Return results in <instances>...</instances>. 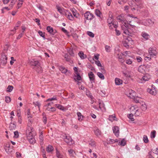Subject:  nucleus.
Instances as JSON below:
<instances>
[{
  "instance_id": "1",
  "label": "nucleus",
  "mask_w": 158,
  "mask_h": 158,
  "mask_svg": "<svg viewBox=\"0 0 158 158\" xmlns=\"http://www.w3.org/2000/svg\"><path fill=\"white\" fill-rule=\"evenodd\" d=\"M34 132L33 128L32 127H28L26 131V133L27 139L34 137L33 133Z\"/></svg>"
},
{
  "instance_id": "2",
  "label": "nucleus",
  "mask_w": 158,
  "mask_h": 158,
  "mask_svg": "<svg viewBox=\"0 0 158 158\" xmlns=\"http://www.w3.org/2000/svg\"><path fill=\"white\" fill-rule=\"evenodd\" d=\"M29 63L33 69L36 68L40 64V62L38 60L35 59H31L30 60Z\"/></svg>"
},
{
  "instance_id": "3",
  "label": "nucleus",
  "mask_w": 158,
  "mask_h": 158,
  "mask_svg": "<svg viewBox=\"0 0 158 158\" xmlns=\"http://www.w3.org/2000/svg\"><path fill=\"white\" fill-rule=\"evenodd\" d=\"M85 19L87 20H91L95 17L94 15L89 11L86 12L84 14Z\"/></svg>"
},
{
  "instance_id": "4",
  "label": "nucleus",
  "mask_w": 158,
  "mask_h": 158,
  "mask_svg": "<svg viewBox=\"0 0 158 158\" xmlns=\"http://www.w3.org/2000/svg\"><path fill=\"white\" fill-rule=\"evenodd\" d=\"M147 91L151 94L155 95L157 93V90L154 85H152L151 86V88H148V89Z\"/></svg>"
},
{
  "instance_id": "5",
  "label": "nucleus",
  "mask_w": 158,
  "mask_h": 158,
  "mask_svg": "<svg viewBox=\"0 0 158 158\" xmlns=\"http://www.w3.org/2000/svg\"><path fill=\"white\" fill-rule=\"evenodd\" d=\"M64 140L69 145H71L74 143V141L71 137L69 135H66L64 139Z\"/></svg>"
},
{
  "instance_id": "6",
  "label": "nucleus",
  "mask_w": 158,
  "mask_h": 158,
  "mask_svg": "<svg viewBox=\"0 0 158 158\" xmlns=\"http://www.w3.org/2000/svg\"><path fill=\"white\" fill-rule=\"evenodd\" d=\"M7 54L5 53H2L1 55V63L4 65H5L6 64L7 57Z\"/></svg>"
},
{
  "instance_id": "7",
  "label": "nucleus",
  "mask_w": 158,
  "mask_h": 158,
  "mask_svg": "<svg viewBox=\"0 0 158 158\" xmlns=\"http://www.w3.org/2000/svg\"><path fill=\"white\" fill-rule=\"evenodd\" d=\"M148 52L150 56L152 57L156 56L157 54V52L156 50L153 48H150L149 49Z\"/></svg>"
},
{
  "instance_id": "8",
  "label": "nucleus",
  "mask_w": 158,
  "mask_h": 158,
  "mask_svg": "<svg viewBox=\"0 0 158 158\" xmlns=\"http://www.w3.org/2000/svg\"><path fill=\"white\" fill-rule=\"evenodd\" d=\"M141 5L139 4H136L134 6L131 7V10L133 12H135L140 11V10L141 8Z\"/></svg>"
},
{
  "instance_id": "9",
  "label": "nucleus",
  "mask_w": 158,
  "mask_h": 158,
  "mask_svg": "<svg viewBox=\"0 0 158 158\" xmlns=\"http://www.w3.org/2000/svg\"><path fill=\"white\" fill-rule=\"evenodd\" d=\"M112 13L110 11L109 12V17L107 19V23H108L109 24V26L110 28H112V25H111V24L113 23V19L112 18L113 16L112 15H111V14Z\"/></svg>"
},
{
  "instance_id": "10",
  "label": "nucleus",
  "mask_w": 158,
  "mask_h": 158,
  "mask_svg": "<svg viewBox=\"0 0 158 158\" xmlns=\"http://www.w3.org/2000/svg\"><path fill=\"white\" fill-rule=\"evenodd\" d=\"M56 9L58 11L61 15H64L65 13L66 12V10H65L64 8L61 7H60L57 6H56Z\"/></svg>"
},
{
  "instance_id": "11",
  "label": "nucleus",
  "mask_w": 158,
  "mask_h": 158,
  "mask_svg": "<svg viewBox=\"0 0 158 158\" xmlns=\"http://www.w3.org/2000/svg\"><path fill=\"white\" fill-rule=\"evenodd\" d=\"M88 76L89 80L91 83L95 82V76L92 72H90L88 73Z\"/></svg>"
},
{
  "instance_id": "12",
  "label": "nucleus",
  "mask_w": 158,
  "mask_h": 158,
  "mask_svg": "<svg viewBox=\"0 0 158 158\" xmlns=\"http://www.w3.org/2000/svg\"><path fill=\"white\" fill-rule=\"evenodd\" d=\"M113 131L114 135L117 137L119 135V128L118 127L115 126L113 127Z\"/></svg>"
},
{
  "instance_id": "13",
  "label": "nucleus",
  "mask_w": 158,
  "mask_h": 158,
  "mask_svg": "<svg viewBox=\"0 0 158 158\" xmlns=\"http://www.w3.org/2000/svg\"><path fill=\"white\" fill-rule=\"evenodd\" d=\"M64 15H65L69 19L72 21L73 20V17L71 13L70 12H69L68 10H66V12L65 13Z\"/></svg>"
},
{
  "instance_id": "14",
  "label": "nucleus",
  "mask_w": 158,
  "mask_h": 158,
  "mask_svg": "<svg viewBox=\"0 0 158 158\" xmlns=\"http://www.w3.org/2000/svg\"><path fill=\"white\" fill-rule=\"evenodd\" d=\"M138 71L142 73H144L147 72L145 67L143 65L140 66L138 68Z\"/></svg>"
},
{
  "instance_id": "15",
  "label": "nucleus",
  "mask_w": 158,
  "mask_h": 158,
  "mask_svg": "<svg viewBox=\"0 0 158 158\" xmlns=\"http://www.w3.org/2000/svg\"><path fill=\"white\" fill-rule=\"evenodd\" d=\"M141 35L143 38L144 40H148L150 37V35L149 34L145 32H142Z\"/></svg>"
},
{
  "instance_id": "16",
  "label": "nucleus",
  "mask_w": 158,
  "mask_h": 158,
  "mask_svg": "<svg viewBox=\"0 0 158 158\" xmlns=\"http://www.w3.org/2000/svg\"><path fill=\"white\" fill-rule=\"evenodd\" d=\"M46 29L48 32L52 35H54L56 32V30H53V28L50 26H48Z\"/></svg>"
},
{
  "instance_id": "17",
  "label": "nucleus",
  "mask_w": 158,
  "mask_h": 158,
  "mask_svg": "<svg viewBox=\"0 0 158 158\" xmlns=\"http://www.w3.org/2000/svg\"><path fill=\"white\" fill-rule=\"evenodd\" d=\"M150 77L148 74H146L145 76L143 77L141 80V82L142 83L143 82V81L145 82L147 81H148L150 79Z\"/></svg>"
},
{
  "instance_id": "18",
  "label": "nucleus",
  "mask_w": 158,
  "mask_h": 158,
  "mask_svg": "<svg viewBox=\"0 0 158 158\" xmlns=\"http://www.w3.org/2000/svg\"><path fill=\"white\" fill-rule=\"evenodd\" d=\"M99 108L103 111H106V109L104 103L102 102H99Z\"/></svg>"
},
{
  "instance_id": "19",
  "label": "nucleus",
  "mask_w": 158,
  "mask_h": 158,
  "mask_svg": "<svg viewBox=\"0 0 158 158\" xmlns=\"http://www.w3.org/2000/svg\"><path fill=\"white\" fill-rule=\"evenodd\" d=\"M131 23V21H129V23L128 26H125L126 27H127H127L131 29L132 31L135 32V28H136V26L134 25H132L130 24V23Z\"/></svg>"
},
{
  "instance_id": "20",
  "label": "nucleus",
  "mask_w": 158,
  "mask_h": 158,
  "mask_svg": "<svg viewBox=\"0 0 158 158\" xmlns=\"http://www.w3.org/2000/svg\"><path fill=\"white\" fill-rule=\"evenodd\" d=\"M73 16L77 18H79V14L77 11V10L75 9H72L71 10Z\"/></svg>"
},
{
  "instance_id": "21",
  "label": "nucleus",
  "mask_w": 158,
  "mask_h": 158,
  "mask_svg": "<svg viewBox=\"0 0 158 158\" xmlns=\"http://www.w3.org/2000/svg\"><path fill=\"white\" fill-rule=\"evenodd\" d=\"M129 95L128 96L130 98H133L134 96L135 95V93L133 90L131 89L129 90Z\"/></svg>"
},
{
  "instance_id": "22",
  "label": "nucleus",
  "mask_w": 158,
  "mask_h": 158,
  "mask_svg": "<svg viewBox=\"0 0 158 158\" xmlns=\"http://www.w3.org/2000/svg\"><path fill=\"white\" fill-rule=\"evenodd\" d=\"M134 114L136 116H138L140 115L141 113V110L138 108L135 110Z\"/></svg>"
},
{
  "instance_id": "23",
  "label": "nucleus",
  "mask_w": 158,
  "mask_h": 158,
  "mask_svg": "<svg viewBox=\"0 0 158 158\" xmlns=\"http://www.w3.org/2000/svg\"><path fill=\"white\" fill-rule=\"evenodd\" d=\"M37 72L39 73H41L42 71V68L40 66V64H39L36 68L34 69Z\"/></svg>"
},
{
  "instance_id": "24",
  "label": "nucleus",
  "mask_w": 158,
  "mask_h": 158,
  "mask_svg": "<svg viewBox=\"0 0 158 158\" xmlns=\"http://www.w3.org/2000/svg\"><path fill=\"white\" fill-rule=\"evenodd\" d=\"M117 20H118V21L119 22H120L122 23H124L126 25V24L125 22H124L125 21V19L123 18V17H122V16L119 15L118 16L117 18Z\"/></svg>"
},
{
  "instance_id": "25",
  "label": "nucleus",
  "mask_w": 158,
  "mask_h": 158,
  "mask_svg": "<svg viewBox=\"0 0 158 158\" xmlns=\"http://www.w3.org/2000/svg\"><path fill=\"white\" fill-rule=\"evenodd\" d=\"M60 70L61 72L65 74L67 72L68 70L62 66H60L59 67Z\"/></svg>"
},
{
  "instance_id": "26",
  "label": "nucleus",
  "mask_w": 158,
  "mask_h": 158,
  "mask_svg": "<svg viewBox=\"0 0 158 158\" xmlns=\"http://www.w3.org/2000/svg\"><path fill=\"white\" fill-rule=\"evenodd\" d=\"M115 83L117 85H120L122 84V81L119 78H115Z\"/></svg>"
},
{
  "instance_id": "27",
  "label": "nucleus",
  "mask_w": 158,
  "mask_h": 158,
  "mask_svg": "<svg viewBox=\"0 0 158 158\" xmlns=\"http://www.w3.org/2000/svg\"><path fill=\"white\" fill-rule=\"evenodd\" d=\"M94 133L97 136L101 135V131L98 128H95L94 131Z\"/></svg>"
},
{
  "instance_id": "28",
  "label": "nucleus",
  "mask_w": 158,
  "mask_h": 158,
  "mask_svg": "<svg viewBox=\"0 0 158 158\" xmlns=\"http://www.w3.org/2000/svg\"><path fill=\"white\" fill-rule=\"evenodd\" d=\"M129 41V40L128 39H126L123 42V44L124 47H126L127 48H128L129 47V45L128 44V42Z\"/></svg>"
},
{
  "instance_id": "29",
  "label": "nucleus",
  "mask_w": 158,
  "mask_h": 158,
  "mask_svg": "<svg viewBox=\"0 0 158 158\" xmlns=\"http://www.w3.org/2000/svg\"><path fill=\"white\" fill-rule=\"evenodd\" d=\"M77 115L78 117V120L80 121H81L83 119V116L82 115L81 113L80 112L77 113Z\"/></svg>"
},
{
  "instance_id": "30",
  "label": "nucleus",
  "mask_w": 158,
  "mask_h": 158,
  "mask_svg": "<svg viewBox=\"0 0 158 158\" xmlns=\"http://www.w3.org/2000/svg\"><path fill=\"white\" fill-rule=\"evenodd\" d=\"M16 126L15 124L12 123V122H11L10 123L9 126V129L10 130L15 129L16 128Z\"/></svg>"
},
{
  "instance_id": "31",
  "label": "nucleus",
  "mask_w": 158,
  "mask_h": 158,
  "mask_svg": "<svg viewBox=\"0 0 158 158\" xmlns=\"http://www.w3.org/2000/svg\"><path fill=\"white\" fill-rule=\"evenodd\" d=\"M108 119L111 122H112L113 120H117L116 117L115 115H110Z\"/></svg>"
},
{
  "instance_id": "32",
  "label": "nucleus",
  "mask_w": 158,
  "mask_h": 158,
  "mask_svg": "<svg viewBox=\"0 0 158 158\" xmlns=\"http://www.w3.org/2000/svg\"><path fill=\"white\" fill-rule=\"evenodd\" d=\"M95 14L97 16L101 18L102 14L99 10L98 9L95 10Z\"/></svg>"
},
{
  "instance_id": "33",
  "label": "nucleus",
  "mask_w": 158,
  "mask_h": 158,
  "mask_svg": "<svg viewBox=\"0 0 158 158\" xmlns=\"http://www.w3.org/2000/svg\"><path fill=\"white\" fill-rule=\"evenodd\" d=\"M56 106L57 108L62 111H64L65 110L64 107L60 104H56Z\"/></svg>"
},
{
  "instance_id": "34",
  "label": "nucleus",
  "mask_w": 158,
  "mask_h": 158,
  "mask_svg": "<svg viewBox=\"0 0 158 158\" xmlns=\"http://www.w3.org/2000/svg\"><path fill=\"white\" fill-rule=\"evenodd\" d=\"M78 54L81 59H85L86 57V56L84 55L83 52H79Z\"/></svg>"
},
{
  "instance_id": "35",
  "label": "nucleus",
  "mask_w": 158,
  "mask_h": 158,
  "mask_svg": "<svg viewBox=\"0 0 158 158\" xmlns=\"http://www.w3.org/2000/svg\"><path fill=\"white\" fill-rule=\"evenodd\" d=\"M76 74H77V75L75 76L74 78V80H75V81H79L81 80V77L79 73H76Z\"/></svg>"
},
{
  "instance_id": "36",
  "label": "nucleus",
  "mask_w": 158,
  "mask_h": 158,
  "mask_svg": "<svg viewBox=\"0 0 158 158\" xmlns=\"http://www.w3.org/2000/svg\"><path fill=\"white\" fill-rule=\"evenodd\" d=\"M28 139L31 143L33 144L34 143H35L36 141L35 139L34 138V137L29 138Z\"/></svg>"
},
{
  "instance_id": "37",
  "label": "nucleus",
  "mask_w": 158,
  "mask_h": 158,
  "mask_svg": "<svg viewBox=\"0 0 158 158\" xmlns=\"http://www.w3.org/2000/svg\"><path fill=\"white\" fill-rule=\"evenodd\" d=\"M97 75L102 80H103L105 79V77L104 75L101 73L100 72H98L97 73Z\"/></svg>"
},
{
  "instance_id": "38",
  "label": "nucleus",
  "mask_w": 158,
  "mask_h": 158,
  "mask_svg": "<svg viewBox=\"0 0 158 158\" xmlns=\"http://www.w3.org/2000/svg\"><path fill=\"white\" fill-rule=\"evenodd\" d=\"M40 142V144H42V143L43 142L44 139V136L42 132H41L40 135L39 136Z\"/></svg>"
},
{
  "instance_id": "39",
  "label": "nucleus",
  "mask_w": 158,
  "mask_h": 158,
  "mask_svg": "<svg viewBox=\"0 0 158 158\" xmlns=\"http://www.w3.org/2000/svg\"><path fill=\"white\" fill-rule=\"evenodd\" d=\"M126 143V141L124 139H123L119 142V144L120 145L123 146L125 145Z\"/></svg>"
},
{
  "instance_id": "40",
  "label": "nucleus",
  "mask_w": 158,
  "mask_h": 158,
  "mask_svg": "<svg viewBox=\"0 0 158 158\" xmlns=\"http://www.w3.org/2000/svg\"><path fill=\"white\" fill-rule=\"evenodd\" d=\"M138 108L136 106H132L130 108L131 111L133 114H134L135 110H136Z\"/></svg>"
},
{
  "instance_id": "41",
  "label": "nucleus",
  "mask_w": 158,
  "mask_h": 158,
  "mask_svg": "<svg viewBox=\"0 0 158 158\" xmlns=\"http://www.w3.org/2000/svg\"><path fill=\"white\" fill-rule=\"evenodd\" d=\"M16 1L17 0H12L11 1L9 5V7H10L11 9L12 8L14 5L15 4Z\"/></svg>"
},
{
  "instance_id": "42",
  "label": "nucleus",
  "mask_w": 158,
  "mask_h": 158,
  "mask_svg": "<svg viewBox=\"0 0 158 158\" xmlns=\"http://www.w3.org/2000/svg\"><path fill=\"white\" fill-rule=\"evenodd\" d=\"M13 87L12 85H9L6 89V91L10 92L12 91L13 89Z\"/></svg>"
},
{
  "instance_id": "43",
  "label": "nucleus",
  "mask_w": 158,
  "mask_h": 158,
  "mask_svg": "<svg viewBox=\"0 0 158 158\" xmlns=\"http://www.w3.org/2000/svg\"><path fill=\"white\" fill-rule=\"evenodd\" d=\"M13 149H5L6 152L8 154H11L13 152Z\"/></svg>"
},
{
  "instance_id": "44",
  "label": "nucleus",
  "mask_w": 158,
  "mask_h": 158,
  "mask_svg": "<svg viewBox=\"0 0 158 158\" xmlns=\"http://www.w3.org/2000/svg\"><path fill=\"white\" fill-rule=\"evenodd\" d=\"M156 131L154 130L151 133V138H154L156 136Z\"/></svg>"
},
{
  "instance_id": "45",
  "label": "nucleus",
  "mask_w": 158,
  "mask_h": 158,
  "mask_svg": "<svg viewBox=\"0 0 158 158\" xmlns=\"http://www.w3.org/2000/svg\"><path fill=\"white\" fill-rule=\"evenodd\" d=\"M143 141L145 143H148V139L147 136L144 135L143 136Z\"/></svg>"
},
{
  "instance_id": "46",
  "label": "nucleus",
  "mask_w": 158,
  "mask_h": 158,
  "mask_svg": "<svg viewBox=\"0 0 158 158\" xmlns=\"http://www.w3.org/2000/svg\"><path fill=\"white\" fill-rule=\"evenodd\" d=\"M5 99V102L7 103H9L11 100V98L8 96L6 97Z\"/></svg>"
},
{
  "instance_id": "47",
  "label": "nucleus",
  "mask_w": 158,
  "mask_h": 158,
  "mask_svg": "<svg viewBox=\"0 0 158 158\" xmlns=\"http://www.w3.org/2000/svg\"><path fill=\"white\" fill-rule=\"evenodd\" d=\"M8 45L7 44L4 47V50H3V52L5 53L6 54H7V51L8 50Z\"/></svg>"
},
{
  "instance_id": "48",
  "label": "nucleus",
  "mask_w": 158,
  "mask_h": 158,
  "mask_svg": "<svg viewBox=\"0 0 158 158\" xmlns=\"http://www.w3.org/2000/svg\"><path fill=\"white\" fill-rule=\"evenodd\" d=\"M43 122L45 124L47 123V118L45 116L44 113H43Z\"/></svg>"
},
{
  "instance_id": "49",
  "label": "nucleus",
  "mask_w": 158,
  "mask_h": 158,
  "mask_svg": "<svg viewBox=\"0 0 158 158\" xmlns=\"http://www.w3.org/2000/svg\"><path fill=\"white\" fill-rule=\"evenodd\" d=\"M33 104L35 106H38L39 109H40V104L38 102H33Z\"/></svg>"
},
{
  "instance_id": "50",
  "label": "nucleus",
  "mask_w": 158,
  "mask_h": 158,
  "mask_svg": "<svg viewBox=\"0 0 158 158\" xmlns=\"http://www.w3.org/2000/svg\"><path fill=\"white\" fill-rule=\"evenodd\" d=\"M128 118L131 120V121H133L134 120V119L133 118V115L132 114H129L128 115Z\"/></svg>"
},
{
  "instance_id": "51",
  "label": "nucleus",
  "mask_w": 158,
  "mask_h": 158,
  "mask_svg": "<svg viewBox=\"0 0 158 158\" xmlns=\"http://www.w3.org/2000/svg\"><path fill=\"white\" fill-rule=\"evenodd\" d=\"M38 33L40 35L44 38V39H45V35L44 34V33H43L41 31H38Z\"/></svg>"
},
{
  "instance_id": "52",
  "label": "nucleus",
  "mask_w": 158,
  "mask_h": 158,
  "mask_svg": "<svg viewBox=\"0 0 158 158\" xmlns=\"http://www.w3.org/2000/svg\"><path fill=\"white\" fill-rule=\"evenodd\" d=\"M21 22L20 21H18L17 22L18 24V25H16V26L13 29V30H12V31H15L17 29L18 27H19L20 24Z\"/></svg>"
},
{
  "instance_id": "53",
  "label": "nucleus",
  "mask_w": 158,
  "mask_h": 158,
  "mask_svg": "<svg viewBox=\"0 0 158 158\" xmlns=\"http://www.w3.org/2000/svg\"><path fill=\"white\" fill-rule=\"evenodd\" d=\"M14 138H18L19 136V132L18 131H15L14 132Z\"/></svg>"
},
{
  "instance_id": "54",
  "label": "nucleus",
  "mask_w": 158,
  "mask_h": 158,
  "mask_svg": "<svg viewBox=\"0 0 158 158\" xmlns=\"http://www.w3.org/2000/svg\"><path fill=\"white\" fill-rule=\"evenodd\" d=\"M56 156L57 158L61 157L63 156L62 155H61L60 153L58 151L57 149H56Z\"/></svg>"
},
{
  "instance_id": "55",
  "label": "nucleus",
  "mask_w": 158,
  "mask_h": 158,
  "mask_svg": "<svg viewBox=\"0 0 158 158\" xmlns=\"http://www.w3.org/2000/svg\"><path fill=\"white\" fill-rule=\"evenodd\" d=\"M87 34L91 37H94V34L91 32L88 31Z\"/></svg>"
},
{
  "instance_id": "56",
  "label": "nucleus",
  "mask_w": 158,
  "mask_h": 158,
  "mask_svg": "<svg viewBox=\"0 0 158 158\" xmlns=\"http://www.w3.org/2000/svg\"><path fill=\"white\" fill-rule=\"evenodd\" d=\"M141 109L143 110H145L147 109V106L145 104L142 105L141 106Z\"/></svg>"
},
{
  "instance_id": "57",
  "label": "nucleus",
  "mask_w": 158,
  "mask_h": 158,
  "mask_svg": "<svg viewBox=\"0 0 158 158\" xmlns=\"http://www.w3.org/2000/svg\"><path fill=\"white\" fill-rule=\"evenodd\" d=\"M56 96H54L51 98H49L47 100V101H52V100H56Z\"/></svg>"
},
{
  "instance_id": "58",
  "label": "nucleus",
  "mask_w": 158,
  "mask_h": 158,
  "mask_svg": "<svg viewBox=\"0 0 158 158\" xmlns=\"http://www.w3.org/2000/svg\"><path fill=\"white\" fill-rule=\"evenodd\" d=\"M105 50L107 52H109L110 51V47L108 45H106L105 47Z\"/></svg>"
},
{
  "instance_id": "59",
  "label": "nucleus",
  "mask_w": 158,
  "mask_h": 158,
  "mask_svg": "<svg viewBox=\"0 0 158 158\" xmlns=\"http://www.w3.org/2000/svg\"><path fill=\"white\" fill-rule=\"evenodd\" d=\"M132 98L134 99V100L136 103H138L139 102V100L140 99V98L139 97L135 98V96H134V97Z\"/></svg>"
},
{
  "instance_id": "60",
  "label": "nucleus",
  "mask_w": 158,
  "mask_h": 158,
  "mask_svg": "<svg viewBox=\"0 0 158 158\" xmlns=\"http://www.w3.org/2000/svg\"><path fill=\"white\" fill-rule=\"evenodd\" d=\"M69 53L70 55L72 56H74V54L73 53V50L72 49H70L69 52Z\"/></svg>"
},
{
  "instance_id": "61",
  "label": "nucleus",
  "mask_w": 158,
  "mask_h": 158,
  "mask_svg": "<svg viewBox=\"0 0 158 158\" xmlns=\"http://www.w3.org/2000/svg\"><path fill=\"white\" fill-rule=\"evenodd\" d=\"M11 60H10V65H12L14 63V61H15L16 60L14 59V58L13 57H11Z\"/></svg>"
},
{
  "instance_id": "62",
  "label": "nucleus",
  "mask_w": 158,
  "mask_h": 158,
  "mask_svg": "<svg viewBox=\"0 0 158 158\" xmlns=\"http://www.w3.org/2000/svg\"><path fill=\"white\" fill-rule=\"evenodd\" d=\"M65 59L67 61H69L70 63H73V61L72 60H71L70 59L69 57H68L67 56L66 57L65 56Z\"/></svg>"
},
{
  "instance_id": "63",
  "label": "nucleus",
  "mask_w": 158,
  "mask_h": 158,
  "mask_svg": "<svg viewBox=\"0 0 158 158\" xmlns=\"http://www.w3.org/2000/svg\"><path fill=\"white\" fill-rule=\"evenodd\" d=\"M23 4V2H22L19 1V2L17 4V8L18 9H19L22 6Z\"/></svg>"
},
{
  "instance_id": "64",
  "label": "nucleus",
  "mask_w": 158,
  "mask_h": 158,
  "mask_svg": "<svg viewBox=\"0 0 158 158\" xmlns=\"http://www.w3.org/2000/svg\"><path fill=\"white\" fill-rule=\"evenodd\" d=\"M47 110L48 111H54L56 110V109L54 107H51L50 108H48Z\"/></svg>"
}]
</instances>
